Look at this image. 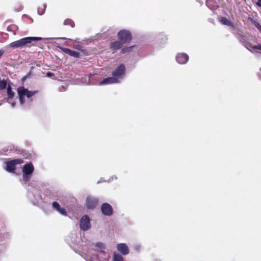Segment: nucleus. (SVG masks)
<instances>
[{
	"label": "nucleus",
	"mask_w": 261,
	"mask_h": 261,
	"mask_svg": "<svg viewBox=\"0 0 261 261\" xmlns=\"http://www.w3.org/2000/svg\"><path fill=\"white\" fill-rule=\"evenodd\" d=\"M42 40V38L38 37H27L11 42L9 46L12 48H23L27 47L33 41Z\"/></svg>",
	"instance_id": "1"
},
{
	"label": "nucleus",
	"mask_w": 261,
	"mask_h": 261,
	"mask_svg": "<svg viewBox=\"0 0 261 261\" xmlns=\"http://www.w3.org/2000/svg\"><path fill=\"white\" fill-rule=\"evenodd\" d=\"M17 91L18 94L19 100L21 105H23L24 102L25 96L29 98L38 92L37 91H29L23 87H18Z\"/></svg>",
	"instance_id": "2"
},
{
	"label": "nucleus",
	"mask_w": 261,
	"mask_h": 261,
	"mask_svg": "<svg viewBox=\"0 0 261 261\" xmlns=\"http://www.w3.org/2000/svg\"><path fill=\"white\" fill-rule=\"evenodd\" d=\"M34 171V167L31 163L25 164L22 168L23 179L25 182L28 181Z\"/></svg>",
	"instance_id": "3"
},
{
	"label": "nucleus",
	"mask_w": 261,
	"mask_h": 261,
	"mask_svg": "<svg viewBox=\"0 0 261 261\" xmlns=\"http://www.w3.org/2000/svg\"><path fill=\"white\" fill-rule=\"evenodd\" d=\"M118 37L119 40L123 43L129 42L132 40V35L129 31L123 30L118 33Z\"/></svg>",
	"instance_id": "4"
},
{
	"label": "nucleus",
	"mask_w": 261,
	"mask_h": 261,
	"mask_svg": "<svg viewBox=\"0 0 261 261\" xmlns=\"http://www.w3.org/2000/svg\"><path fill=\"white\" fill-rule=\"evenodd\" d=\"M125 67L123 64H120L112 72V76L116 77L117 80H121L125 74Z\"/></svg>",
	"instance_id": "5"
},
{
	"label": "nucleus",
	"mask_w": 261,
	"mask_h": 261,
	"mask_svg": "<svg viewBox=\"0 0 261 261\" xmlns=\"http://www.w3.org/2000/svg\"><path fill=\"white\" fill-rule=\"evenodd\" d=\"M80 228L83 231H87L91 227L90 219L88 215H83L80 222Z\"/></svg>",
	"instance_id": "6"
},
{
	"label": "nucleus",
	"mask_w": 261,
	"mask_h": 261,
	"mask_svg": "<svg viewBox=\"0 0 261 261\" xmlns=\"http://www.w3.org/2000/svg\"><path fill=\"white\" fill-rule=\"evenodd\" d=\"M22 161L19 159L8 161L6 163V168L5 169H6V170L9 172H14L15 169L16 164H20L22 163Z\"/></svg>",
	"instance_id": "7"
},
{
	"label": "nucleus",
	"mask_w": 261,
	"mask_h": 261,
	"mask_svg": "<svg viewBox=\"0 0 261 261\" xmlns=\"http://www.w3.org/2000/svg\"><path fill=\"white\" fill-rule=\"evenodd\" d=\"M98 199L96 197L89 196L86 200V206L89 209L95 208L98 203Z\"/></svg>",
	"instance_id": "8"
},
{
	"label": "nucleus",
	"mask_w": 261,
	"mask_h": 261,
	"mask_svg": "<svg viewBox=\"0 0 261 261\" xmlns=\"http://www.w3.org/2000/svg\"><path fill=\"white\" fill-rule=\"evenodd\" d=\"M189 56L186 53H178L176 55V60L178 64H185L189 61Z\"/></svg>",
	"instance_id": "9"
},
{
	"label": "nucleus",
	"mask_w": 261,
	"mask_h": 261,
	"mask_svg": "<svg viewBox=\"0 0 261 261\" xmlns=\"http://www.w3.org/2000/svg\"><path fill=\"white\" fill-rule=\"evenodd\" d=\"M101 210L105 216H111L113 213V208L108 203H104L102 204Z\"/></svg>",
	"instance_id": "10"
},
{
	"label": "nucleus",
	"mask_w": 261,
	"mask_h": 261,
	"mask_svg": "<svg viewBox=\"0 0 261 261\" xmlns=\"http://www.w3.org/2000/svg\"><path fill=\"white\" fill-rule=\"evenodd\" d=\"M117 249L123 255H126L129 253V248L125 243L118 244L117 245Z\"/></svg>",
	"instance_id": "11"
},
{
	"label": "nucleus",
	"mask_w": 261,
	"mask_h": 261,
	"mask_svg": "<svg viewBox=\"0 0 261 261\" xmlns=\"http://www.w3.org/2000/svg\"><path fill=\"white\" fill-rule=\"evenodd\" d=\"M61 49L63 53H65L70 56L73 57L75 58H77L80 57V53L76 51L72 50L66 47H61Z\"/></svg>",
	"instance_id": "12"
},
{
	"label": "nucleus",
	"mask_w": 261,
	"mask_h": 261,
	"mask_svg": "<svg viewBox=\"0 0 261 261\" xmlns=\"http://www.w3.org/2000/svg\"><path fill=\"white\" fill-rule=\"evenodd\" d=\"M119 82H120L119 80H117V79L116 77H115L112 76V77H109L104 79L102 81H101L100 83V85H102L105 84H111L117 83Z\"/></svg>",
	"instance_id": "13"
},
{
	"label": "nucleus",
	"mask_w": 261,
	"mask_h": 261,
	"mask_svg": "<svg viewBox=\"0 0 261 261\" xmlns=\"http://www.w3.org/2000/svg\"><path fill=\"white\" fill-rule=\"evenodd\" d=\"M122 43H123L120 40L111 42L110 44V48L112 50L115 51L122 47Z\"/></svg>",
	"instance_id": "14"
},
{
	"label": "nucleus",
	"mask_w": 261,
	"mask_h": 261,
	"mask_svg": "<svg viewBox=\"0 0 261 261\" xmlns=\"http://www.w3.org/2000/svg\"><path fill=\"white\" fill-rule=\"evenodd\" d=\"M220 22L223 25L234 27L233 23L225 17H221L220 19Z\"/></svg>",
	"instance_id": "15"
},
{
	"label": "nucleus",
	"mask_w": 261,
	"mask_h": 261,
	"mask_svg": "<svg viewBox=\"0 0 261 261\" xmlns=\"http://www.w3.org/2000/svg\"><path fill=\"white\" fill-rule=\"evenodd\" d=\"M113 261H124V258L121 254L117 252H113Z\"/></svg>",
	"instance_id": "16"
},
{
	"label": "nucleus",
	"mask_w": 261,
	"mask_h": 261,
	"mask_svg": "<svg viewBox=\"0 0 261 261\" xmlns=\"http://www.w3.org/2000/svg\"><path fill=\"white\" fill-rule=\"evenodd\" d=\"M95 246L98 251L100 252H104L103 250L105 248V245L103 243L98 242L95 243Z\"/></svg>",
	"instance_id": "17"
},
{
	"label": "nucleus",
	"mask_w": 261,
	"mask_h": 261,
	"mask_svg": "<svg viewBox=\"0 0 261 261\" xmlns=\"http://www.w3.org/2000/svg\"><path fill=\"white\" fill-rule=\"evenodd\" d=\"M7 94L8 96V99H11L14 96V93L12 91L11 88L10 86L7 87Z\"/></svg>",
	"instance_id": "18"
},
{
	"label": "nucleus",
	"mask_w": 261,
	"mask_h": 261,
	"mask_svg": "<svg viewBox=\"0 0 261 261\" xmlns=\"http://www.w3.org/2000/svg\"><path fill=\"white\" fill-rule=\"evenodd\" d=\"M7 82L6 81L3 80H0V89L3 90L7 87Z\"/></svg>",
	"instance_id": "19"
},
{
	"label": "nucleus",
	"mask_w": 261,
	"mask_h": 261,
	"mask_svg": "<svg viewBox=\"0 0 261 261\" xmlns=\"http://www.w3.org/2000/svg\"><path fill=\"white\" fill-rule=\"evenodd\" d=\"M65 25H68L72 27H74V22L72 19H65L64 21Z\"/></svg>",
	"instance_id": "20"
},
{
	"label": "nucleus",
	"mask_w": 261,
	"mask_h": 261,
	"mask_svg": "<svg viewBox=\"0 0 261 261\" xmlns=\"http://www.w3.org/2000/svg\"><path fill=\"white\" fill-rule=\"evenodd\" d=\"M133 46L126 47L121 49V54H125L127 52L130 51Z\"/></svg>",
	"instance_id": "21"
},
{
	"label": "nucleus",
	"mask_w": 261,
	"mask_h": 261,
	"mask_svg": "<svg viewBox=\"0 0 261 261\" xmlns=\"http://www.w3.org/2000/svg\"><path fill=\"white\" fill-rule=\"evenodd\" d=\"M57 211L62 216H67L66 211L64 208H59Z\"/></svg>",
	"instance_id": "22"
},
{
	"label": "nucleus",
	"mask_w": 261,
	"mask_h": 261,
	"mask_svg": "<svg viewBox=\"0 0 261 261\" xmlns=\"http://www.w3.org/2000/svg\"><path fill=\"white\" fill-rule=\"evenodd\" d=\"M53 208L56 211L60 208L59 203L58 202H54L52 203Z\"/></svg>",
	"instance_id": "23"
},
{
	"label": "nucleus",
	"mask_w": 261,
	"mask_h": 261,
	"mask_svg": "<svg viewBox=\"0 0 261 261\" xmlns=\"http://www.w3.org/2000/svg\"><path fill=\"white\" fill-rule=\"evenodd\" d=\"M45 8H46V5H44L43 6V8L42 10H41L40 8H39L38 9V13L39 14V15H42L44 13V12H45Z\"/></svg>",
	"instance_id": "24"
},
{
	"label": "nucleus",
	"mask_w": 261,
	"mask_h": 261,
	"mask_svg": "<svg viewBox=\"0 0 261 261\" xmlns=\"http://www.w3.org/2000/svg\"><path fill=\"white\" fill-rule=\"evenodd\" d=\"M252 48L254 49H257L261 50V44H258L257 45H255V46H253Z\"/></svg>",
	"instance_id": "25"
},
{
	"label": "nucleus",
	"mask_w": 261,
	"mask_h": 261,
	"mask_svg": "<svg viewBox=\"0 0 261 261\" xmlns=\"http://www.w3.org/2000/svg\"><path fill=\"white\" fill-rule=\"evenodd\" d=\"M53 75H54V73H51V72H48L46 73V76L48 77H51Z\"/></svg>",
	"instance_id": "26"
},
{
	"label": "nucleus",
	"mask_w": 261,
	"mask_h": 261,
	"mask_svg": "<svg viewBox=\"0 0 261 261\" xmlns=\"http://www.w3.org/2000/svg\"><path fill=\"white\" fill-rule=\"evenodd\" d=\"M257 6L261 7V0H257L256 3Z\"/></svg>",
	"instance_id": "27"
},
{
	"label": "nucleus",
	"mask_w": 261,
	"mask_h": 261,
	"mask_svg": "<svg viewBox=\"0 0 261 261\" xmlns=\"http://www.w3.org/2000/svg\"><path fill=\"white\" fill-rule=\"evenodd\" d=\"M255 27H256V28L257 29H258L259 30V31L261 33V26L258 23H257L255 24Z\"/></svg>",
	"instance_id": "28"
},
{
	"label": "nucleus",
	"mask_w": 261,
	"mask_h": 261,
	"mask_svg": "<svg viewBox=\"0 0 261 261\" xmlns=\"http://www.w3.org/2000/svg\"><path fill=\"white\" fill-rule=\"evenodd\" d=\"M211 2H212V0H207V1H206V5L208 7H210L211 6Z\"/></svg>",
	"instance_id": "29"
},
{
	"label": "nucleus",
	"mask_w": 261,
	"mask_h": 261,
	"mask_svg": "<svg viewBox=\"0 0 261 261\" xmlns=\"http://www.w3.org/2000/svg\"><path fill=\"white\" fill-rule=\"evenodd\" d=\"M4 54V50H3V49H1L0 50V58H1V57L2 56V55H3Z\"/></svg>",
	"instance_id": "30"
},
{
	"label": "nucleus",
	"mask_w": 261,
	"mask_h": 261,
	"mask_svg": "<svg viewBox=\"0 0 261 261\" xmlns=\"http://www.w3.org/2000/svg\"><path fill=\"white\" fill-rule=\"evenodd\" d=\"M16 103L15 102H12L11 103V107L12 108H14L15 106Z\"/></svg>",
	"instance_id": "31"
},
{
	"label": "nucleus",
	"mask_w": 261,
	"mask_h": 261,
	"mask_svg": "<svg viewBox=\"0 0 261 261\" xmlns=\"http://www.w3.org/2000/svg\"><path fill=\"white\" fill-rule=\"evenodd\" d=\"M259 77L260 79H261V76H260L259 75Z\"/></svg>",
	"instance_id": "32"
},
{
	"label": "nucleus",
	"mask_w": 261,
	"mask_h": 261,
	"mask_svg": "<svg viewBox=\"0 0 261 261\" xmlns=\"http://www.w3.org/2000/svg\"><path fill=\"white\" fill-rule=\"evenodd\" d=\"M260 71H261V69H260Z\"/></svg>",
	"instance_id": "33"
}]
</instances>
